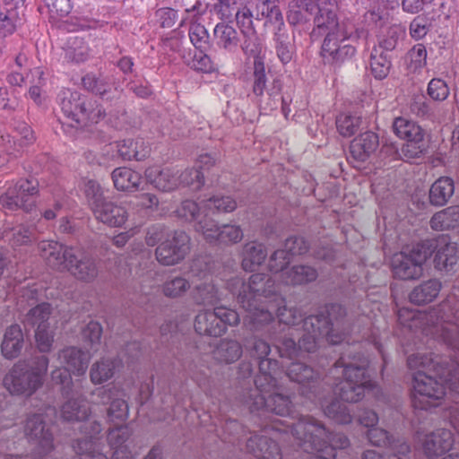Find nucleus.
<instances>
[{
  "mask_svg": "<svg viewBox=\"0 0 459 459\" xmlns=\"http://www.w3.org/2000/svg\"><path fill=\"white\" fill-rule=\"evenodd\" d=\"M213 35L219 48L229 52H234L238 48L239 38L232 26L223 22L218 23L213 30Z\"/></svg>",
  "mask_w": 459,
  "mask_h": 459,
  "instance_id": "obj_43",
  "label": "nucleus"
},
{
  "mask_svg": "<svg viewBox=\"0 0 459 459\" xmlns=\"http://www.w3.org/2000/svg\"><path fill=\"white\" fill-rule=\"evenodd\" d=\"M255 19H265L273 28L284 24L283 16L279 6V0H257Z\"/></svg>",
  "mask_w": 459,
  "mask_h": 459,
  "instance_id": "obj_39",
  "label": "nucleus"
},
{
  "mask_svg": "<svg viewBox=\"0 0 459 459\" xmlns=\"http://www.w3.org/2000/svg\"><path fill=\"white\" fill-rule=\"evenodd\" d=\"M237 207L236 201L230 196L224 195H212L210 198L203 201L204 218L202 220L211 219V214L220 212H230Z\"/></svg>",
  "mask_w": 459,
  "mask_h": 459,
  "instance_id": "obj_46",
  "label": "nucleus"
},
{
  "mask_svg": "<svg viewBox=\"0 0 459 459\" xmlns=\"http://www.w3.org/2000/svg\"><path fill=\"white\" fill-rule=\"evenodd\" d=\"M66 401L60 409L61 417L68 422H81L90 416V408L86 404L82 392L79 390V395L63 396Z\"/></svg>",
  "mask_w": 459,
  "mask_h": 459,
  "instance_id": "obj_28",
  "label": "nucleus"
},
{
  "mask_svg": "<svg viewBox=\"0 0 459 459\" xmlns=\"http://www.w3.org/2000/svg\"><path fill=\"white\" fill-rule=\"evenodd\" d=\"M394 133L401 139L407 141L425 137L424 129L416 122L403 117H398L393 122Z\"/></svg>",
  "mask_w": 459,
  "mask_h": 459,
  "instance_id": "obj_41",
  "label": "nucleus"
},
{
  "mask_svg": "<svg viewBox=\"0 0 459 459\" xmlns=\"http://www.w3.org/2000/svg\"><path fill=\"white\" fill-rule=\"evenodd\" d=\"M291 255L284 247L275 250L269 258L268 267L272 273H283L287 270V265L290 263Z\"/></svg>",
  "mask_w": 459,
  "mask_h": 459,
  "instance_id": "obj_64",
  "label": "nucleus"
},
{
  "mask_svg": "<svg viewBox=\"0 0 459 459\" xmlns=\"http://www.w3.org/2000/svg\"><path fill=\"white\" fill-rule=\"evenodd\" d=\"M362 125L360 117L341 114L336 118V126L339 133L344 137L355 134Z\"/></svg>",
  "mask_w": 459,
  "mask_h": 459,
  "instance_id": "obj_56",
  "label": "nucleus"
},
{
  "mask_svg": "<svg viewBox=\"0 0 459 459\" xmlns=\"http://www.w3.org/2000/svg\"><path fill=\"white\" fill-rule=\"evenodd\" d=\"M74 450L79 459H108L103 454L96 441L87 438L77 439L74 445Z\"/></svg>",
  "mask_w": 459,
  "mask_h": 459,
  "instance_id": "obj_52",
  "label": "nucleus"
},
{
  "mask_svg": "<svg viewBox=\"0 0 459 459\" xmlns=\"http://www.w3.org/2000/svg\"><path fill=\"white\" fill-rule=\"evenodd\" d=\"M368 361L360 354H342L330 369V375L339 382L334 383L333 393L347 403H357L366 389L373 387L367 375Z\"/></svg>",
  "mask_w": 459,
  "mask_h": 459,
  "instance_id": "obj_7",
  "label": "nucleus"
},
{
  "mask_svg": "<svg viewBox=\"0 0 459 459\" xmlns=\"http://www.w3.org/2000/svg\"><path fill=\"white\" fill-rule=\"evenodd\" d=\"M433 230L445 231L459 227V205H451L435 212L429 220Z\"/></svg>",
  "mask_w": 459,
  "mask_h": 459,
  "instance_id": "obj_35",
  "label": "nucleus"
},
{
  "mask_svg": "<svg viewBox=\"0 0 459 459\" xmlns=\"http://www.w3.org/2000/svg\"><path fill=\"white\" fill-rule=\"evenodd\" d=\"M123 396V392L116 386L98 387L91 393L94 403L108 405L107 420L115 424H120L128 418L129 407Z\"/></svg>",
  "mask_w": 459,
  "mask_h": 459,
  "instance_id": "obj_12",
  "label": "nucleus"
},
{
  "mask_svg": "<svg viewBox=\"0 0 459 459\" xmlns=\"http://www.w3.org/2000/svg\"><path fill=\"white\" fill-rule=\"evenodd\" d=\"M267 76L265 74L264 64L261 59L254 61L253 74V93L257 98L260 105L264 104L268 109L276 108V99L281 93V86L279 81L273 80L271 85H268Z\"/></svg>",
  "mask_w": 459,
  "mask_h": 459,
  "instance_id": "obj_17",
  "label": "nucleus"
},
{
  "mask_svg": "<svg viewBox=\"0 0 459 459\" xmlns=\"http://www.w3.org/2000/svg\"><path fill=\"white\" fill-rule=\"evenodd\" d=\"M22 17L18 14L15 7L6 4L3 1L0 3V33L4 36L13 33L17 26L21 23Z\"/></svg>",
  "mask_w": 459,
  "mask_h": 459,
  "instance_id": "obj_50",
  "label": "nucleus"
},
{
  "mask_svg": "<svg viewBox=\"0 0 459 459\" xmlns=\"http://www.w3.org/2000/svg\"><path fill=\"white\" fill-rule=\"evenodd\" d=\"M74 255L75 259H73L66 270L80 281H92L99 273L95 259L76 247Z\"/></svg>",
  "mask_w": 459,
  "mask_h": 459,
  "instance_id": "obj_26",
  "label": "nucleus"
},
{
  "mask_svg": "<svg viewBox=\"0 0 459 459\" xmlns=\"http://www.w3.org/2000/svg\"><path fill=\"white\" fill-rule=\"evenodd\" d=\"M266 307L272 312V321L263 322L259 324V327H255L254 324H247V325L250 327V330L259 331L265 328L268 334H273V330H275L276 326L281 328V324L284 325H296L304 320L300 309L296 307H288L281 295L277 301H273Z\"/></svg>",
  "mask_w": 459,
  "mask_h": 459,
  "instance_id": "obj_18",
  "label": "nucleus"
},
{
  "mask_svg": "<svg viewBox=\"0 0 459 459\" xmlns=\"http://www.w3.org/2000/svg\"><path fill=\"white\" fill-rule=\"evenodd\" d=\"M243 41L240 45L243 52L248 56H253L255 60L259 59L258 56L262 52L263 45L259 39L255 30L251 32L243 33Z\"/></svg>",
  "mask_w": 459,
  "mask_h": 459,
  "instance_id": "obj_63",
  "label": "nucleus"
},
{
  "mask_svg": "<svg viewBox=\"0 0 459 459\" xmlns=\"http://www.w3.org/2000/svg\"><path fill=\"white\" fill-rule=\"evenodd\" d=\"M421 243L431 246L430 251L431 255L435 253L434 265L437 270L446 273L455 271L459 261V247L448 235L443 234L435 239H426Z\"/></svg>",
  "mask_w": 459,
  "mask_h": 459,
  "instance_id": "obj_16",
  "label": "nucleus"
},
{
  "mask_svg": "<svg viewBox=\"0 0 459 459\" xmlns=\"http://www.w3.org/2000/svg\"><path fill=\"white\" fill-rule=\"evenodd\" d=\"M176 212L178 217L186 221H196V225L198 224V221L204 218V215L203 205L199 206L195 202L192 200L183 201L180 206L177 209Z\"/></svg>",
  "mask_w": 459,
  "mask_h": 459,
  "instance_id": "obj_59",
  "label": "nucleus"
},
{
  "mask_svg": "<svg viewBox=\"0 0 459 459\" xmlns=\"http://www.w3.org/2000/svg\"><path fill=\"white\" fill-rule=\"evenodd\" d=\"M51 378L55 385H60L62 396L79 395L81 385L72 380L70 370L66 368H57L51 373Z\"/></svg>",
  "mask_w": 459,
  "mask_h": 459,
  "instance_id": "obj_48",
  "label": "nucleus"
},
{
  "mask_svg": "<svg viewBox=\"0 0 459 459\" xmlns=\"http://www.w3.org/2000/svg\"><path fill=\"white\" fill-rule=\"evenodd\" d=\"M144 175L151 185L162 192L172 191L178 186V171L170 168H148Z\"/></svg>",
  "mask_w": 459,
  "mask_h": 459,
  "instance_id": "obj_31",
  "label": "nucleus"
},
{
  "mask_svg": "<svg viewBox=\"0 0 459 459\" xmlns=\"http://www.w3.org/2000/svg\"><path fill=\"white\" fill-rule=\"evenodd\" d=\"M291 435L310 459H334L337 449L349 446L350 440L342 433L330 432L319 420L309 415H301L291 428Z\"/></svg>",
  "mask_w": 459,
  "mask_h": 459,
  "instance_id": "obj_6",
  "label": "nucleus"
},
{
  "mask_svg": "<svg viewBox=\"0 0 459 459\" xmlns=\"http://www.w3.org/2000/svg\"><path fill=\"white\" fill-rule=\"evenodd\" d=\"M273 41L281 62L282 64L290 63L293 57L295 47L290 39L285 23L273 28Z\"/></svg>",
  "mask_w": 459,
  "mask_h": 459,
  "instance_id": "obj_36",
  "label": "nucleus"
},
{
  "mask_svg": "<svg viewBox=\"0 0 459 459\" xmlns=\"http://www.w3.org/2000/svg\"><path fill=\"white\" fill-rule=\"evenodd\" d=\"M189 39L198 50H207L210 46L209 33L205 27L200 23L191 24L189 28Z\"/></svg>",
  "mask_w": 459,
  "mask_h": 459,
  "instance_id": "obj_62",
  "label": "nucleus"
},
{
  "mask_svg": "<svg viewBox=\"0 0 459 459\" xmlns=\"http://www.w3.org/2000/svg\"><path fill=\"white\" fill-rule=\"evenodd\" d=\"M452 423L458 424L459 429V407L456 406L451 411ZM456 437L446 429H437L425 436L422 443L423 450L428 457H436L453 449L459 447V429Z\"/></svg>",
  "mask_w": 459,
  "mask_h": 459,
  "instance_id": "obj_13",
  "label": "nucleus"
},
{
  "mask_svg": "<svg viewBox=\"0 0 459 459\" xmlns=\"http://www.w3.org/2000/svg\"><path fill=\"white\" fill-rule=\"evenodd\" d=\"M441 290V282L437 279H430L415 287L410 293V301L416 305L432 302Z\"/></svg>",
  "mask_w": 459,
  "mask_h": 459,
  "instance_id": "obj_40",
  "label": "nucleus"
},
{
  "mask_svg": "<svg viewBox=\"0 0 459 459\" xmlns=\"http://www.w3.org/2000/svg\"><path fill=\"white\" fill-rule=\"evenodd\" d=\"M267 252L261 243L251 241L246 243L242 252V267L245 271L252 272L266 258Z\"/></svg>",
  "mask_w": 459,
  "mask_h": 459,
  "instance_id": "obj_42",
  "label": "nucleus"
},
{
  "mask_svg": "<svg viewBox=\"0 0 459 459\" xmlns=\"http://www.w3.org/2000/svg\"><path fill=\"white\" fill-rule=\"evenodd\" d=\"M92 212L96 220L110 227H122L128 218L127 210L123 204L108 199Z\"/></svg>",
  "mask_w": 459,
  "mask_h": 459,
  "instance_id": "obj_27",
  "label": "nucleus"
},
{
  "mask_svg": "<svg viewBox=\"0 0 459 459\" xmlns=\"http://www.w3.org/2000/svg\"><path fill=\"white\" fill-rule=\"evenodd\" d=\"M245 347L250 356L258 360L259 372L254 379L255 388L244 394V403L250 411L263 410L273 411L275 415L288 416L292 402L290 396L278 393L280 364L277 359L268 358L270 345L263 339L253 336L246 340Z\"/></svg>",
  "mask_w": 459,
  "mask_h": 459,
  "instance_id": "obj_1",
  "label": "nucleus"
},
{
  "mask_svg": "<svg viewBox=\"0 0 459 459\" xmlns=\"http://www.w3.org/2000/svg\"><path fill=\"white\" fill-rule=\"evenodd\" d=\"M34 236V229L31 226L19 224L3 232V238L13 247L27 245L31 242Z\"/></svg>",
  "mask_w": 459,
  "mask_h": 459,
  "instance_id": "obj_47",
  "label": "nucleus"
},
{
  "mask_svg": "<svg viewBox=\"0 0 459 459\" xmlns=\"http://www.w3.org/2000/svg\"><path fill=\"white\" fill-rule=\"evenodd\" d=\"M315 28L311 32L313 38H318L323 35H329L331 32L334 34L344 30L338 22L334 5L332 4L324 3L316 5L314 8Z\"/></svg>",
  "mask_w": 459,
  "mask_h": 459,
  "instance_id": "obj_25",
  "label": "nucleus"
},
{
  "mask_svg": "<svg viewBox=\"0 0 459 459\" xmlns=\"http://www.w3.org/2000/svg\"><path fill=\"white\" fill-rule=\"evenodd\" d=\"M455 194V181L452 178L442 176L436 179L429 190V202L432 206L446 205Z\"/></svg>",
  "mask_w": 459,
  "mask_h": 459,
  "instance_id": "obj_30",
  "label": "nucleus"
},
{
  "mask_svg": "<svg viewBox=\"0 0 459 459\" xmlns=\"http://www.w3.org/2000/svg\"><path fill=\"white\" fill-rule=\"evenodd\" d=\"M273 334H268L274 342L278 352L281 357L293 358L297 356L299 349V343L297 344L294 339L287 337L286 335L278 336L275 330H273Z\"/></svg>",
  "mask_w": 459,
  "mask_h": 459,
  "instance_id": "obj_58",
  "label": "nucleus"
},
{
  "mask_svg": "<svg viewBox=\"0 0 459 459\" xmlns=\"http://www.w3.org/2000/svg\"><path fill=\"white\" fill-rule=\"evenodd\" d=\"M51 306L47 302H42L30 308L25 315L23 324L25 327H36L48 325V320L51 315Z\"/></svg>",
  "mask_w": 459,
  "mask_h": 459,
  "instance_id": "obj_49",
  "label": "nucleus"
},
{
  "mask_svg": "<svg viewBox=\"0 0 459 459\" xmlns=\"http://www.w3.org/2000/svg\"><path fill=\"white\" fill-rule=\"evenodd\" d=\"M24 431L26 436L39 446L40 455H47L54 449L53 433L41 414L29 416Z\"/></svg>",
  "mask_w": 459,
  "mask_h": 459,
  "instance_id": "obj_22",
  "label": "nucleus"
},
{
  "mask_svg": "<svg viewBox=\"0 0 459 459\" xmlns=\"http://www.w3.org/2000/svg\"><path fill=\"white\" fill-rule=\"evenodd\" d=\"M430 245L419 242L411 248L394 254L391 259V269L394 278L409 281L420 278L424 263L431 256Z\"/></svg>",
  "mask_w": 459,
  "mask_h": 459,
  "instance_id": "obj_9",
  "label": "nucleus"
},
{
  "mask_svg": "<svg viewBox=\"0 0 459 459\" xmlns=\"http://www.w3.org/2000/svg\"><path fill=\"white\" fill-rule=\"evenodd\" d=\"M240 315L224 307H215L214 310L200 312L195 319V330L199 334L220 336L225 333L227 325H237Z\"/></svg>",
  "mask_w": 459,
  "mask_h": 459,
  "instance_id": "obj_11",
  "label": "nucleus"
},
{
  "mask_svg": "<svg viewBox=\"0 0 459 459\" xmlns=\"http://www.w3.org/2000/svg\"><path fill=\"white\" fill-rule=\"evenodd\" d=\"M242 346L234 340L223 339L213 350V358L219 362L230 364L237 361L242 355Z\"/></svg>",
  "mask_w": 459,
  "mask_h": 459,
  "instance_id": "obj_44",
  "label": "nucleus"
},
{
  "mask_svg": "<svg viewBox=\"0 0 459 459\" xmlns=\"http://www.w3.org/2000/svg\"><path fill=\"white\" fill-rule=\"evenodd\" d=\"M259 418L270 419V424L262 425L261 432L248 430L237 420H228L223 427L224 441L238 446L240 450L254 455L256 459H282L281 452L275 437L281 433H291L294 422L287 423L285 420H272L269 413L273 411H254ZM273 414H275L273 412Z\"/></svg>",
  "mask_w": 459,
  "mask_h": 459,
  "instance_id": "obj_3",
  "label": "nucleus"
},
{
  "mask_svg": "<svg viewBox=\"0 0 459 459\" xmlns=\"http://www.w3.org/2000/svg\"><path fill=\"white\" fill-rule=\"evenodd\" d=\"M189 273L204 280V282L198 284L195 288L194 298L199 304H213L221 299V292L213 281L209 279V273L206 266L203 268L200 259L194 260L190 266Z\"/></svg>",
  "mask_w": 459,
  "mask_h": 459,
  "instance_id": "obj_23",
  "label": "nucleus"
},
{
  "mask_svg": "<svg viewBox=\"0 0 459 459\" xmlns=\"http://www.w3.org/2000/svg\"><path fill=\"white\" fill-rule=\"evenodd\" d=\"M227 289L237 297L238 303L246 313L243 316L245 325L254 324L259 327V324L272 321V312L266 306L277 301L280 294L270 275L255 273L247 281L233 277L227 281Z\"/></svg>",
  "mask_w": 459,
  "mask_h": 459,
  "instance_id": "obj_4",
  "label": "nucleus"
},
{
  "mask_svg": "<svg viewBox=\"0 0 459 459\" xmlns=\"http://www.w3.org/2000/svg\"><path fill=\"white\" fill-rule=\"evenodd\" d=\"M413 375L411 403L415 409L429 410L437 407L446 395V385L459 394V368L454 370L445 368L437 356L416 353L407 359Z\"/></svg>",
  "mask_w": 459,
  "mask_h": 459,
  "instance_id": "obj_2",
  "label": "nucleus"
},
{
  "mask_svg": "<svg viewBox=\"0 0 459 459\" xmlns=\"http://www.w3.org/2000/svg\"><path fill=\"white\" fill-rule=\"evenodd\" d=\"M190 288L189 281L180 276L168 279L162 285V291L166 297L178 298L182 296Z\"/></svg>",
  "mask_w": 459,
  "mask_h": 459,
  "instance_id": "obj_60",
  "label": "nucleus"
},
{
  "mask_svg": "<svg viewBox=\"0 0 459 459\" xmlns=\"http://www.w3.org/2000/svg\"><path fill=\"white\" fill-rule=\"evenodd\" d=\"M130 436L131 431L126 425L108 430L107 439L110 447L115 450L111 459H130L129 452L125 446Z\"/></svg>",
  "mask_w": 459,
  "mask_h": 459,
  "instance_id": "obj_37",
  "label": "nucleus"
},
{
  "mask_svg": "<svg viewBox=\"0 0 459 459\" xmlns=\"http://www.w3.org/2000/svg\"><path fill=\"white\" fill-rule=\"evenodd\" d=\"M190 250V237L183 230H175L155 250L156 259L163 265L182 261Z\"/></svg>",
  "mask_w": 459,
  "mask_h": 459,
  "instance_id": "obj_14",
  "label": "nucleus"
},
{
  "mask_svg": "<svg viewBox=\"0 0 459 459\" xmlns=\"http://www.w3.org/2000/svg\"><path fill=\"white\" fill-rule=\"evenodd\" d=\"M58 102L65 116L77 124L98 123L108 115L111 116V110L107 112V108L98 105L96 101L69 89L60 91Z\"/></svg>",
  "mask_w": 459,
  "mask_h": 459,
  "instance_id": "obj_8",
  "label": "nucleus"
},
{
  "mask_svg": "<svg viewBox=\"0 0 459 459\" xmlns=\"http://www.w3.org/2000/svg\"><path fill=\"white\" fill-rule=\"evenodd\" d=\"M4 387L12 394L30 395L40 385L39 377L30 373L25 364H15L3 380Z\"/></svg>",
  "mask_w": 459,
  "mask_h": 459,
  "instance_id": "obj_20",
  "label": "nucleus"
},
{
  "mask_svg": "<svg viewBox=\"0 0 459 459\" xmlns=\"http://www.w3.org/2000/svg\"><path fill=\"white\" fill-rule=\"evenodd\" d=\"M38 248L47 264L55 270H66L68 264L75 259V247H67L54 240H43L39 243Z\"/></svg>",
  "mask_w": 459,
  "mask_h": 459,
  "instance_id": "obj_21",
  "label": "nucleus"
},
{
  "mask_svg": "<svg viewBox=\"0 0 459 459\" xmlns=\"http://www.w3.org/2000/svg\"><path fill=\"white\" fill-rule=\"evenodd\" d=\"M195 230L200 232L209 243H237L243 238V231L239 226L224 224L219 226L212 219H204L198 221Z\"/></svg>",
  "mask_w": 459,
  "mask_h": 459,
  "instance_id": "obj_19",
  "label": "nucleus"
},
{
  "mask_svg": "<svg viewBox=\"0 0 459 459\" xmlns=\"http://www.w3.org/2000/svg\"><path fill=\"white\" fill-rule=\"evenodd\" d=\"M286 375L290 381L302 386L301 393L305 396L316 397V387L319 384L320 374L310 366L300 361L291 362L286 369Z\"/></svg>",
  "mask_w": 459,
  "mask_h": 459,
  "instance_id": "obj_24",
  "label": "nucleus"
},
{
  "mask_svg": "<svg viewBox=\"0 0 459 459\" xmlns=\"http://www.w3.org/2000/svg\"><path fill=\"white\" fill-rule=\"evenodd\" d=\"M318 277L317 270L308 264H296L285 270L281 278L287 285H305L315 281Z\"/></svg>",
  "mask_w": 459,
  "mask_h": 459,
  "instance_id": "obj_33",
  "label": "nucleus"
},
{
  "mask_svg": "<svg viewBox=\"0 0 459 459\" xmlns=\"http://www.w3.org/2000/svg\"><path fill=\"white\" fill-rule=\"evenodd\" d=\"M378 145L377 134L370 131L365 132L351 143V156L357 162H364L376 152Z\"/></svg>",
  "mask_w": 459,
  "mask_h": 459,
  "instance_id": "obj_29",
  "label": "nucleus"
},
{
  "mask_svg": "<svg viewBox=\"0 0 459 459\" xmlns=\"http://www.w3.org/2000/svg\"><path fill=\"white\" fill-rule=\"evenodd\" d=\"M60 364H65L70 371L81 376L88 368L90 356L82 350L76 347H66L57 354Z\"/></svg>",
  "mask_w": 459,
  "mask_h": 459,
  "instance_id": "obj_32",
  "label": "nucleus"
},
{
  "mask_svg": "<svg viewBox=\"0 0 459 459\" xmlns=\"http://www.w3.org/2000/svg\"><path fill=\"white\" fill-rule=\"evenodd\" d=\"M84 89L96 95L104 96L110 90V82L107 77L88 74L82 79Z\"/></svg>",
  "mask_w": 459,
  "mask_h": 459,
  "instance_id": "obj_57",
  "label": "nucleus"
},
{
  "mask_svg": "<svg viewBox=\"0 0 459 459\" xmlns=\"http://www.w3.org/2000/svg\"><path fill=\"white\" fill-rule=\"evenodd\" d=\"M84 195L92 212L108 199L104 196L103 189L100 184L94 180H88L85 183Z\"/></svg>",
  "mask_w": 459,
  "mask_h": 459,
  "instance_id": "obj_61",
  "label": "nucleus"
},
{
  "mask_svg": "<svg viewBox=\"0 0 459 459\" xmlns=\"http://www.w3.org/2000/svg\"><path fill=\"white\" fill-rule=\"evenodd\" d=\"M24 338L22 328L14 324L6 328L1 344L4 357L12 359L19 356L23 347Z\"/></svg>",
  "mask_w": 459,
  "mask_h": 459,
  "instance_id": "obj_34",
  "label": "nucleus"
},
{
  "mask_svg": "<svg viewBox=\"0 0 459 459\" xmlns=\"http://www.w3.org/2000/svg\"><path fill=\"white\" fill-rule=\"evenodd\" d=\"M324 413L339 424H348L351 421L352 416L346 404L338 399L333 400L324 406Z\"/></svg>",
  "mask_w": 459,
  "mask_h": 459,
  "instance_id": "obj_53",
  "label": "nucleus"
},
{
  "mask_svg": "<svg viewBox=\"0 0 459 459\" xmlns=\"http://www.w3.org/2000/svg\"><path fill=\"white\" fill-rule=\"evenodd\" d=\"M428 150V143L425 137L405 142L400 150L395 152L399 159L404 161H411L421 158Z\"/></svg>",
  "mask_w": 459,
  "mask_h": 459,
  "instance_id": "obj_51",
  "label": "nucleus"
},
{
  "mask_svg": "<svg viewBox=\"0 0 459 459\" xmlns=\"http://www.w3.org/2000/svg\"><path fill=\"white\" fill-rule=\"evenodd\" d=\"M441 319L448 324V326H442V336L447 345L452 348L458 347V342L455 334L459 332V313H452V316L442 315Z\"/></svg>",
  "mask_w": 459,
  "mask_h": 459,
  "instance_id": "obj_55",
  "label": "nucleus"
},
{
  "mask_svg": "<svg viewBox=\"0 0 459 459\" xmlns=\"http://www.w3.org/2000/svg\"><path fill=\"white\" fill-rule=\"evenodd\" d=\"M355 53L356 48L350 43V37L345 30L336 34L331 32L325 37L321 55L325 62L341 65L351 59Z\"/></svg>",
  "mask_w": 459,
  "mask_h": 459,
  "instance_id": "obj_15",
  "label": "nucleus"
},
{
  "mask_svg": "<svg viewBox=\"0 0 459 459\" xmlns=\"http://www.w3.org/2000/svg\"><path fill=\"white\" fill-rule=\"evenodd\" d=\"M114 186L118 191L134 192L139 189L141 175L126 167L117 168L112 171Z\"/></svg>",
  "mask_w": 459,
  "mask_h": 459,
  "instance_id": "obj_38",
  "label": "nucleus"
},
{
  "mask_svg": "<svg viewBox=\"0 0 459 459\" xmlns=\"http://www.w3.org/2000/svg\"><path fill=\"white\" fill-rule=\"evenodd\" d=\"M345 316L346 309L333 303L327 305L324 312L305 317L302 325L304 333L299 340V351L314 352L323 338L332 344L341 343L350 330Z\"/></svg>",
  "mask_w": 459,
  "mask_h": 459,
  "instance_id": "obj_5",
  "label": "nucleus"
},
{
  "mask_svg": "<svg viewBox=\"0 0 459 459\" xmlns=\"http://www.w3.org/2000/svg\"><path fill=\"white\" fill-rule=\"evenodd\" d=\"M118 364L119 360L117 359L109 358H104L95 362L90 370L91 381L98 385L111 379Z\"/></svg>",
  "mask_w": 459,
  "mask_h": 459,
  "instance_id": "obj_45",
  "label": "nucleus"
},
{
  "mask_svg": "<svg viewBox=\"0 0 459 459\" xmlns=\"http://www.w3.org/2000/svg\"><path fill=\"white\" fill-rule=\"evenodd\" d=\"M39 192V184L36 178H21L0 195V204L5 210L31 213L36 212Z\"/></svg>",
  "mask_w": 459,
  "mask_h": 459,
  "instance_id": "obj_10",
  "label": "nucleus"
},
{
  "mask_svg": "<svg viewBox=\"0 0 459 459\" xmlns=\"http://www.w3.org/2000/svg\"><path fill=\"white\" fill-rule=\"evenodd\" d=\"M370 67L374 77L382 80L389 74L391 61L383 51H379L376 47L373 48L370 55Z\"/></svg>",
  "mask_w": 459,
  "mask_h": 459,
  "instance_id": "obj_54",
  "label": "nucleus"
}]
</instances>
